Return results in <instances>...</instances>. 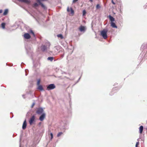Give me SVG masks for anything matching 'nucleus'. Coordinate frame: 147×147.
<instances>
[{
	"mask_svg": "<svg viewBox=\"0 0 147 147\" xmlns=\"http://www.w3.org/2000/svg\"><path fill=\"white\" fill-rule=\"evenodd\" d=\"M107 30L106 29H104L100 32V34L103 38L105 39L107 38Z\"/></svg>",
	"mask_w": 147,
	"mask_h": 147,
	"instance_id": "nucleus-2",
	"label": "nucleus"
},
{
	"mask_svg": "<svg viewBox=\"0 0 147 147\" xmlns=\"http://www.w3.org/2000/svg\"><path fill=\"white\" fill-rule=\"evenodd\" d=\"M50 135L51 136V140H52L53 138V134L52 133H50Z\"/></svg>",
	"mask_w": 147,
	"mask_h": 147,
	"instance_id": "nucleus-26",
	"label": "nucleus"
},
{
	"mask_svg": "<svg viewBox=\"0 0 147 147\" xmlns=\"http://www.w3.org/2000/svg\"><path fill=\"white\" fill-rule=\"evenodd\" d=\"M143 126H141L140 127V128H139V132L140 133V134L142 133V131H143Z\"/></svg>",
	"mask_w": 147,
	"mask_h": 147,
	"instance_id": "nucleus-14",
	"label": "nucleus"
},
{
	"mask_svg": "<svg viewBox=\"0 0 147 147\" xmlns=\"http://www.w3.org/2000/svg\"><path fill=\"white\" fill-rule=\"evenodd\" d=\"M79 29L81 32H84L86 30L85 27L82 26H81L79 28Z\"/></svg>",
	"mask_w": 147,
	"mask_h": 147,
	"instance_id": "nucleus-7",
	"label": "nucleus"
},
{
	"mask_svg": "<svg viewBox=\"0 0 147 147\" xmlns=\"http://www.w3.org/2000/svg\"><path fill=\"white\" fill-rule=\"evenodd\" d=\"M136 147H138V146H137V145H136Z\"/></svg>",
	"mask_w": 147,
	"mask_h": 147,
	"instance_id": "nucleus-39",
	"label": "nucleus"
},
{
	"mask_svg": "<svg viewBox=\"0 0 147 147\" xmlns=\"http://www.w3.org/2000/svg\"><path fill=\"white\" fill-rule=\"evenodd\" d=\"M111 26L112 27L114 28H117V26L115 25V23L113 22H111Z\"/></svg>",
	"mask_w": 147,
	"mask_h": 147,
	"instance_id": "nucleus-13",
	"label": "nucleus"
},
{
	"mask_svg": "<svg viewBox=\"0 0 147 147\" xmlns=\"http://www.w3.org/2000/svg\"><path fill=\"white\" fill-rule=\"evenodd\" d=\"M63 134V133L62 132H59L57 134V136L58 137H59L60 136H61Z\"/></svg>",
	"mask_w": 147,
	"mask_h": 147,
	"instance_id": "nucleus-20",
	"label": "nucleus"
},
{
	"mask_svg": "<svg viewBox=\"0 0 147 147\" xmlns=\"http://www.w3.org/2000/svg\"><path fill=\"white\" fill-rule=\"evenodd\" d=\"M24 37L26 39H30L31 37L30 34L28 33H26L24 35Z\"/></svg>",
	"mask_w": 147,
	"mask_h": 147,
	"instance_id": "nucleus-8",
	"label": "nucleus"
},
{
	"mask_svg": "<svg viewBox=\"0 0 147 147\" xmlns=\"http://www.w3.org/2000/svg\"><path fill=\"white\" fill-rule=\"evenodd\" d=\"M40 79H39L38 80L37 82V85L38 86L39 85H40Z\"/></svg>",
	"mask_w": 147,
	"mask_h": 147,
	"instance_id": "nucleus-21",
	"label": "nucleus"
},
{
	"mask_svg": "<svg viewBox=\"0 0 147 147\" xmlns=\"http://www.w3.org/2000/svg\"><path fill=\"white\" fill-rule=\"evenodd\" d=\"M25 95L24 94H23L22 95V96L23 97V98H25Z\"/></svg>",
	"mask_w": 147,
	"mask_h": 147,
	"instance_id": "nucleus-33",
	"label": "nucleus"
},
{
	"mask_svg": "<svg viewBox=\"0 0 147 147\" xmlns=\"http://www.w3.org/2000/svg\"><path fill=\"white\" fill-rule=\"evenodd\" d=\"M55 88V86L54 84H51L48 85L47 87V90H51Z\"/></svg>",
	"mask_w": 147,
	"mask_h": 147,
	"instance_id": "nucleus-4",
	"label": "nucleus"
},
{
	"mask_svg": "<svg viewBox=\"0 0 147 147\" xmlns=\"http://www.w3.org/2000/svg\"><path fill=\"white\" fill-rule=\"evenodd\" d=\"M27 70H25V72H26V71H27Z\"/></svg>",
	"mask_w": 147,
	"mask_h": 147,
	"instance_id": "nucleus-38",
	"label": "nucleus"
},
{
	"mask_svg": "<svg viewBox=\"0 0 147 147\" xmlns=\"http://www.w3.org/2000/svg\"><path fill=\"white\" fill-rule=\"evenodd\" d=\"M78 0H73V1L72 3H75Z\"/></svg>",
	"mask_w": 147,
	"mask_h": 147,
	"instance_id": "nucleus-27",
	"label": "nucleus"
},
{
	"mask_svg": "<svg viewBox=\"0 0 147 147\" xmlns=\"http://www.w3.org/2000/svg\"><path fill=\"white\" fill-rule=\"evenodd\" d=\"M3 10L2 9H0V13H1L2 12Z\"/></svg>",
	"mask_w": 147,
	"mask_h": 147,
	"instance_id": "nucleus-34",
	"label": "nucleus"
},
{
	"mask_svg": "<svg viewBox=\"0 0 147 147\" xmlns=\"http://www.w3.org/2000/svg\"><path fill=\"white\" fill-rule=\"evenodd\" d=\"M146 6V5H145V6H144V8H146V7H145V6Z\"/></svg>",
	"mask_w": 147,
	"mask_h": 147,
	"instance_id": "nucleus-37",
	"label": "nucleus"
},
{
	"mask_svg": "<svg viewBox=\"0 0 147 147\" xmlns=\"http://www.w3.org/2000/svg\"><path fill=\"white\" fill-rule=\"evenodd\" d=\"M36 113L38 115L41 114H42L43 113H45V112H44V109L41 107L37 108Z\"/></svg>",
	"mask_w": 147,
	"mask_h": 147,
	"instance_id": "nucleus-3",
	"label": "nucleus"
},
{
	"mask_svg": "<svg viewBox=\"0 0 147 147\" xmlns=\"http://www.w3.org/2000/svg\"><path fill=\"white\" fill-rule=\"evenodd\" d=\"M46 116V114L45 113H43L42 114H41V115L40 117L39 118V119L41 121H43L45 118Z\"/></svg>",
	"mask_w": 147,
	"mask_h": 147,
	"instance_id": "nucleus-5",
	"label": "nucleus"
},
{
	"mask_svg": "<svg viewBox=\"0 0 147 147\" xmlns=\"http://www.w3.org/2000/svg\"><path fill=\"white\" fill-rule=\"evenodd\" d=\"M139 144V142H138L136 143V145H137V146H138Z\"/></svg>",
	"mask_w": 147,
	"mask_h": 147,
	"instance_id": "nucleus-30",
	"label": "nucleus"
},
{
	"mask_svg": "<svg viewBox=\"0 0 147 147\" xmlns=\"http://www.w3.org/2000/svg\"><path fill=\"white\" fill-rule=\"evenodd\" d=\"M47 59L48 61H52L54 59V57H49L47 58Z\"/></svg>",
	"mask_w": 147,
	"mask_h": 147,
	"instance_id": "nucleus-17",
	"label": "nucleus"
},
{
	"mask_svg": "<svg viewBox=\"0 0 147 147\" xmlns=\"http://www.w3.org/2000/svg\"><path fill=\"white\" fill-rule=\"evenodd\" d=\"M109 17L110 20L111 22H113L115 21V19L111 15H109Z\"/></svg>",
	"mask_w": 147,
	"mask_h": 147,
	"instance_id": "nucleus-15",
	"label": "nucleus"
},
{
	"mask_svg": "<svg viewBox=\"0 0 147 147\" xmlns=\"http://www.w3.org/2000/svg\"><path fill=\"white\" fill-rule=\"evenodd\" d=\"M38 5V4L37 3H35L34 4V7H37Z\"/></svg>",
	"mask_w": 147,
	"mask_h": 147,
	"instance_id": "nucleus-24",
	"label": "nucleus"
},
{
	"mask_svg": "<svg viewBox=\"0 0 147 147\" xmlns=\"http://www.w3.org/2000/svg\"><path fill=\"white\" fill-rule=\"evenodd\" d=\"M35 103L34 102H33V104H32V105H31V108H33L35 105Z\"/></svg>",
	"mask_w": 147,
	"mask_h": 147,
	"instance_id": "nucleus-29",
	"label": "nucleus"
},
{
	"mask_svg": "<svg viewBox=\"0 0 147 147\" xmlns=\"http://www.w3.org/2000/svg\"><path fill=\"white\" fill-rule=\"evenodd\" d=\"M27 125V123H26V120H25L24 121L23 124L22 125V129H26V128Z\"/></svg>",
	"mask_w": 147,
	"mask_h": 147,
	"instance_id": "nucleus-9",
	"label": "nucleus"
},
{
	"mask_svg": "<svg viewBox=\"0 0 147 147\" xmlns=\"http://www.w3.org/2000/svg\"><path fill=\"white\" fill-rule=\"evenodd\" d=\"M5 24L4 23H3L1 24L2 27L4 29L5 28Z\"/></svg>",
	"mask_w": 147,
	"mask_h": 147,
	"instance_id": "nucleus-19",
	"label": "nucleus"
},
{
	"mask_svg": "<svg viewBox=\"0 0 147 147\" xmlns=\"http://www.w3.org/2000/svg\"><path fill=\"white\" fill-rule=\"evenodd\" d=\"M8 12V10L7 9H6L4 11L3 13L4 16H5L7 15Z\"/></svg>",
	"mask_w": 147,
	"mask_h": 147,
	"instance_id": "nucleus-16",
	"label": "nucleus"
},
{
	"mask_svg": "<svg viewBox=\"0 0 147 147\" xmlns=\"http://www.w3.org/2000/svg\"><path fill=\"white\" fill-rule=\"evenodd\" d=\"M19 1L27 4H29L30 2V1L28 0H19Z\"/></svg>",
	"mask_w": 147,
	"mask_h": 147,
	"instance_id": "nucleus-10",
	"label": "nucleus"
},
{
	"mask_svg": "<svg viewBox=\"0 0 147 147\" xmlns=\"http://www.w3.org/2000/svg\"><path fill=\"white\" fill-rule=\"evenodd\" d=\"M30 33H31L33 34V35L34 36L35 34H34V32H33L32 30H30Z\"/></svg>",
	"mask_w": 147,
	"mask_h": 147,
	"instance_id": "nucleus-23",
	"label": "nucleus"
},
{
	"mask_svg": "<svg viewBox=\"0 0 147 147\" xmlns=\"http://www.w3.org/2000/svg\"><path fill=\"white\" fill-rule=\"evenodd\" d=\"M39 4L41 5L42 7L44 9H47L46 7L40 1H38Z\"/></svg>",
	"mask_w": 147,
	"mask_h": 147,
	"instance_id": "nucleus-12",
	"label": "nucleus"
},
{
	"mask_svg": "<svg viewBox=\"0 0 147 147\" xmlns=\"http://www.w3.org/2000/svg\"><path fill=\"white\" fill-rule=\"evenodd\" d=\"M27 75L26 74V76Z\"/></svg>",
	"mask_w": 147,
	"mask_h": 147,
	"instance_id": "nucleus-41",
	"label": "nucleus"
},
{
	"mask_svg": "<svg viewBox=\"0 0 147 147\" xmlns=\"http://www.w3.org/2000/svg\"><path fill=\"white\" fill-rule=\"evenodd\" d=\"M80 79V77L79 79V80H79Z\"/></svg>",
	"mask_w": 147,
	"mask_h": 147,
	"instance_id": "nucleus-40",
	"label": "nucleus"
},
{
	"mask_svg": "<svg viewBox=\"0 0 147 147\" xmlns=\"http://www.w3.org/2000/svg\"><path fill=\"white\" fill-rule=\"evenodd\" d=\"M86 13V12L85 10H84L83 11V15L84 16Z\"/></svg>",
	"mask_w": 147,
	"mask_h": 147,
	"instance_id": "nucleus-22",
	"label": "nucleus"
},
{
	"mask_svg": "<svg viewBox=\"0 0 147 147\" xmlns=\"http://www.w3.org/2000/svg\"><path fill=\"white\" fill-rule=\"evenodd\" d=\"M100 7V6L99 4H97L96 6V8L97 9H98Z\"/></svg>",
	"mask_w": 147,
	"mask_h": 147,
	"instance_id": "nucleus-25",
	"label": "nucleus"
},
{
	"mask_svg": "<svg viewBox=\"0 0 147 147\" xmlns=\"http://www.w3.org/2000/svg\"><path fill=\"white\" fill-rule=\"evenodd\" d=\"M112 3L113 4L115 5V3L114 2L113 0H112Z\"/></svg>",
	"mask_w": 147,
	"mask_h": 147,
	"instance_id": "nucleus-31",
	"label": "nucleus"
},
{
	"mask_svg": "<svg viewBox=\"0 0 147 147\" xmlns=\"http://www.w3.org/2000/svg\"><path fill=\"white\" fill-rule=\"evenodd\" d=\"M35 116L34 115H33L30 118L29 121V123L30 124V125H32V124L33 123V122L35 121Z\"/></svg>",
	"mask_w": 147,
	"mask_h": 147,
	"instance_id": "nucleus-6",
	"label": "nucleus"
},
{
	"mask_svg": "<svg viewBox=\"0 0 147 147\" xmlns=\"http://www.w3.org/2000/svg\"><path fill=\"white\" fill-rule=\"evenodd\" d=\"M57 36L59 38H60L61 39L63 38V36L61 34L57 35Z\"/></svg>",
	"mask_w": 147,
	"mask_h": 147,
	"instance_id": "nucleus-18",
	"label": "nucleus"
},
{
	"mask_svg": "<svg viewBox=\"0 0 147 147\" xmlns=\"http://www.w3.org/2000/svg\"><path fill=\"white\" fill-rule=\"evenodd\" d=\"M50 45L49 42L47 41H45L44 44L42 45L41 46V50L43 52L47 51L48 49H49Z\"/></svg>",
	"mask_w": 147,
	"mask_h": 147,
	"instance_id": "nucleus-1",
	"label": "nucleus"
},
{
	"mask_svg": "<svg viewBox=\"0 0 147 147\" xmlns=\"http://www.w3.org/2000/svg\"><path fill=\"white\" fill-rule=\"evenodd\" d=\"M89 1L91 2H92L93 1V0H89Z\"/></svg>",
	"mask_w": 147,
	"mask_h": 147,
	"instance_id": "nucleus-36",
	"label": "nucleus"
},
{
	"mask_svg": "<svg viewBox=\"0 0 147 147\" xmlns=\"http://www.w3.org/2000/svg\"><path fill=\"white\" fill-rule=\"evenodd\" d=\"M70 9H71V13H74V11L73 10V9L72 8H71Z\"/></svg>",
	"mask_w": 147,
	"mask_h": 147,
	"instance_id": "nucleus-28",
	"label": "nucleus"
},
{
	"mask_svg": "<svg viewBox=\"0 0 147 147\" xmlns=\"http://www.w3.org/2000/svg\"><path fill=\"white\" fill-rule=\"evenodd\" d=\"M37 89L40 90L41 91H44V90L42 86L41 85H38V87Z\"/></svg>",
	"mask_w": 147,
	"mask_h": 147,
	"instance_id": "nucleus-11",
	"label": "nucleus"
},
{
	"mask_svg": "<svg viewBox=\"0 0 147 147\" xmlns=\"http://www.w3.org/2000/svg\"><path fill=\"white\" fill-rule=\"evenodd\" d=\"M41 122H40V123H39V124H38V125H39V126L41 125Z\"/></svg>",
	"mask_w": 147,
	"mask_h": 147,
	"instance_id": "nucleus-35",
	"label": "nucleus"
},
{
	"mask_svg": "<svg viewBox=\"0 0 147 147\" xmlns=\"http://www.w3.org/2000/svg\"><path fill=\"white\" fill-rule=\"evenodd\" d=\"M67 11L69 12V7H68L67 9Z\"/></svg>",
	"mask_w": 147,
	"mask_h": 147,
	"instance_id": "nucleus-32",
	"label": "nucleus"
}]
</instances>
